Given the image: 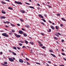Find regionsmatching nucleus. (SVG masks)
<instances>
[{
  "mask_svg": "<svg viewBox=\"0 0 66 66\" xmlns=\"http://www.w3.org/2000/svg\"><path fill=\"white\" fill-rule=\"evenodd\" d=\"M2 35L3 36H5V37H9V36L7 35V34L6 33H4L2 34Z\"/></svg>",
  "mask_w": 66,
  "mask_h": 66,
  "instance_id": "nucleus-1",
  "label": "nucleus"
},
{
  "mask_svg": "<svg viewBox=\"0 0 66 66\" xmlns=\"http://www.w3.org/2000/svg\"><path fill=\"white\" fill-rule=\"evenodd\" d=\"M14 2L15 3L18 4H22V3L21 2L15 1Z\"/></svg>",
  "mask_w": 66,
  "mask_h": 66,
  "instance_id": "nucleus-2",
  "label": "nucleus"
},
{
  "mask_svg": "<svg viewBox=\"0 0 66 66\" xmlns=\"http://www.w3.org/2000/svg\"><path fill=\"white\" fill-rule=\"evenodd\" d=\"M14 34L15 35V36H16V37H17L19 38L20 37V35H18L16 34Z\"/></svg>",
  "mask_w": 66,
  "mask_h": 66,
  "instance_id": "nucleus-3",
  "label": "nucleus"
},
{
  "mask_svg": "<svg viewBox=\"0 0 66 66\" xmlns=\"http://www.w3.org/2000/svg\"><path fill=\"white\" fill-rule=\"evenodd\" d=\"M9 61H11V62H13L14 61V60H13V59L12 58H9Z\"/></svg>",
  "mask_w": 66,
  "mask_h": 66,
  "instance_id": "nucleus-4",
  "label": "nucleus"
},
{
  "mask_svg": "<svg viewBox=\"0 0 66 66\" xmlns=\"http://www.w3.org/2000/svg\"><path fill=\"white\" fill-rule=\"evenodd\" d=\"M19 62L20 63H22L23 62V60H22V59H20L19 60Z\"/></svg>",
  "mask_w": 66,
  "mask_h": 66,
  "instance_id": "nucleus-5",
  "label": "nucleus"
},
{
  "mask_svg": "<svg viewBox=\"0 0 66 66\" xmlns=\"http://www.w3.org/2000/svg\"><path fill=\"white\" fill-rule=\"evenodd\" d=\"M18 32L20 34H23V31L21 30H19V31Z\"/></svg>",
  "mask_w": 66,
  "mask_h": 66,
  "instance_id": "nucleus-6",
  "label": "nucleus"
},
{
  "mask_svg": "<svg viewBox=\"0 0 66 66\" xmlns=\"http://www.w3.org/2000/svg\"><path fill=\"white\" fill-rule=\"evenodd\" d=\"M38 16L40 18H44V16H43L41 14H39L38 15Z\"/></svg>",
  "mask_w": 66,
  "mask_h": 66,
  "instance_id": "nucleus-7",
  "label": "nucleus"
},
{
  "mask_svg": "<svg viewBox=\"0 0 66 66\" xmlns=\"http://www.w3.org/2000/svg\"><path fill=\"white\" fill-rule=\"evenodd\" d=\"M1 19H5L6 18V17L3 16H2L1 17Z\"/></svg>",
  "mask_w": 66,
  "mask_h": 66,
  "instance_id": "nucleus-8",
  "label": "nucleus"
},
{
  "mask_svg": "<svg viewBox=\"0 0 66 66\" xmlns=\"http://www.w3.org/2000/svg\"><path fill=\"white\" fill-rule=\"evenodd\" d=\"M1 2L3 4H6V3L4 1H2Z\"/></svg>",
  "mask_w": 66,
  "mask_h": 66,
  "instance_id": "nucleus-9",
  "label": "nucleus"
},
{
  "mask_svg": "<svg viewBox=\"0 0 66 66\" xmlns=\"http://www.w3.org/2000/svg\"><path fill=\"white\" fill-rule=\"evenodd\" d=\"M20 12L22 13H25V11L23 10H22L20 11Z\"/></svg>",
  "mask_w": 66,
  "mask_h": 66,
  "instance_id": "nucleus-10",
  "label": "nucleus"
},
{
  "mask_svg": "<svg viewBox=\"0 0 66 66\" xmlns=\"http://www.w3.org/2000/svg\"><path fill=\"white\" fill-rule=\"evenodd\" d=\"M51 28L52 29H53V30H54V27L53 26L51 25Z\"/></svg>",
  "mask_w": 66,
  "mask_h": 66,
  "instance_id": "nucleus-11",
  "label": "nucleus"
},
{
  "mask_svg": "<svg viewBox=\"0 0 66 66\" xmlns=\"http://www.w3.org/2000/svg\"><path fill=\"white\" fill-rule=\"evenodd\" d=\"M2 13L3 14H6V13L5 12V11H3V10L2 11Z\"/></svg>",
  "mask_w": 66,
  "mask_h": 66,
  "instance_id": "nucleus-12",
  "label": "nucleus"
},
{
  "mask_svg": "<svg viewBox=\"0 0 66 66\" xmlns=\"http://www.w3.org/2000/svg\"><path fill=\"white\" fill-rule=\"evenodd\" d=\"M51 55L53 56V57H56L55 55H54V54H53L52 53H51Z\"/></svg>",
  "mask_w": 66,
  "mask_h": 66,
  "instance_id": "nucleus-13",
  "label": "nucleus"
},
{
  "mask_svg": "<svg viewBox=\"0 0 66 66\" xmlns=\"http://www.w3.org/2000/svg\"><path fill=\"white\" fill-rule=\"evenodd\" d=\"M23 35H24V36L26 37V36H27V35L25 33H24L23 34Z\"/></svg>",
  "mask_w": 66,
  "mask_h": 66,
  "instance_id": "nucleus-14",
  "label": "nucleus"
},
{
  "mask_svg": "<svg viewBox=\"0 0 66 66\" xmlns=\"http://www.w3.org/2000/svg\"><path fill=\"white\" fill-rule=\"evenodd\" d=\"M41 20H42L43 21H44V22H46V20H45V19H41Z\"/></svg>",
  "mask_w": 66,
  "mask_h": 66,
  "instance_id": "nucleus-15",
  "label": "nucleus"
},
{
  "mask_svg": "<svg viewBox=\"0 0 66 66\" xmlns=\"http://www.w3.org/2000/svg\"><path fill=\"white\" fill-rule=\"evenodd\" d=\"M61 19H62V20H63V21H66V20H65V19L64 18H62Z\"/></svg>",
  "mask_w": 66,
  "mask_h": 66,
  "instance_id": "nucleus-16",
  "label": "nucleus"
},
{
  "mask_svg": "<svg viewBox=\"0 0 66 66\" xmlns=\"http://www.w3.org/2000/svg\"><path fill=\"white\" fill-rule=\"evenodd\" d=\"M29 8H31V9H34V7L32 6H29Z\"/></svg>",
  "mask_w": 66,
  "mask_h": 66,
  "instance_id": "nucleus-17",
  "label": "nucleus"
},
{
  "mask_svg": "<svg viewBox=\"0 0 66 66\" xmlns=\"http://www.w3.org/2000/svg\"><path fill=\"white\" fill-rule=\"evenodd\" d=\"M8 9H9V10H13V8L12 7H9Z\"/></svg>",
  "mask_w": 66,
  "mask_h": 66,
  "instance_id": "nucleus-18",
  "label": "nucleus"
},
{
  "mask_svg": "<svg viewBox=\"0 0 66 66\" xmlns=\"http://www.w3.org/2000/svg\"><path fill=\"white\" fill-rule=\"evenodd\" d=\"M30 44H31V45H34V43L33 42H29Z\"/></svg>",
  "mask_w": 66,
  "mask_h": 66,
  "instance_id": "nucleus-19",
  "label": "nucleus"
},
{
  "mask_svg": "<svg viewBox=\"0 0 66 66\" xmlns=\"http://www.w3.org/2000/svg\"><path fill=\"white\" fill-rule=\"evenodd\" d=\"M24 41L26 44H28V42L27 40H25Z\"/></svg>",
  "mask_w": 66,
  "mask_h": 66,
  "instance_id": "nucleus-20",
  "label": "nucleus"
},
{
  "mask_svg": "<svg viewBox=\"0 0 66 66\" xmlns=\"http://www.w3.org/2000/svg\"><path fill=\"white\" fill-rule=\"evenodd\" d=\"M12 54L14 55H16V53H15L14 52H12Z\"/></svg>",
  "mask_w": 66,
  "mask_h": 66,
  "instance_id": "nucleus-21",
  "label": "nucleus"
},
{
  "mask_svg": "<svg viewBox=\"0 0 66 66\" xmlns=\"http://www.w3.org/2000/svg\"><path fill=\"white\" fill-rule=\"evenodd\" d=\"M4 63L5 65L6 64H7V62L6 61L4 62Z\"/></svg>",
  "mask_w": 66,
  "mask_h": 66,
  "instance_id": "nucleus-22",
  "label": "nucleus"
},
{
  "mask_svg": "<svg viewBox=\"0 0 66 66\" xmlns=\"http://www.w3.org/2000/svg\"><path fill=\"white\" fill-rule=\"evenodd\" d=\"M51 31V30L50 29H49V30H47V32H50Z\"/></svg>",
  "mask_w": 66,
  "mask_h": 66,
  "instance_id": "nucleus-23",
  "label": "nucleus"
},
{
  "mask_svg": "<svg viewBox=\"0 0 66 66\" xmlns=\"http://www.w3.org/2000/svg\"><path fill=\"white\" fill-rule=\"evenodd\" d=\"M40 23H41L42 24H43V25H45V24H44V23L43 22H40Z\"/></svg>",
  "mask_w": 66,
  "mask_h": 66,
  "instance_id": "nucleus-24",
  "label": "nucleus"
},
{
  "mask_svg": "<svg viewBox=\"0 0 66 66\" xmlns=\"http://www.w3.org/2000/svg\"><path fill=\"white\" fill-rule=\"evenodd\" d=\"M41 34L42 35H43V36H45V34L44 33H41Z\"/></svg>",
  "mask_w": 66,
  "mask_h": 66,
  "instance_id": "nucleus-25",
  "label": "nucleus"
},
{
  "mask_svg": "<svg viewBox=\"0 0 66 66\" xmlns=\"http://www.w3.org/2000/svg\"><path fill=\"white\" fill-rule=\"evenodd\" d=\"M55 28L56 29H57V30L59 29V28H58V27H57V26H55Z\"/></svg>",
  "mask_w": 66,
  "mask_h": 66,
  "instance_id": "nucleus-26",
  "label": "nucleus"
},
{
  "mask_svg": "<svg viewBox=\"0 0 66 66\" xmlns=\"http://www.w3.org/2000/svg\"><path fill=\"white\" fill-rule=\"evenodd\" d=\"M19 45L20 46H21L22 45V44L19 43Z\"/></svg>",
  "mask_w": 66,
  "mask_h": 66,
  "instance_id": "nucleus-27",
  "label": "nucleus"
},
{
  "mask_svg": "<svg viewBox=\"0 0 66 66\" xmlns=\"http://www.w3.org/2000/svg\"><path fill=\"white\" fill-rule=\"evenodd\" d=\"M11 26H12V27H14L15 26V25L13 24H12V23H11Z\"/></svg>",
  "mask_w": 66,
  "mask_h": 66,
  "instance_id": "nucleus-28",
  "label": "nucleus"
},
{
  "mask_svg": "<svg viewBox=\"0 0 66 66\" xmlns=\"http://www.w3.org/2000/svg\"><path fill=\"white\" fill-rule=\"evenodd\" d=\"M55 35L56 36H57V37H59V36L58 35V34H55Z\"/></svg>",
  "mask_w": 66,
  "mask_h": 66,
  "instance_id": "nucleus-29",
  "label": "nucleus"
},
{
  "mask_svg": "<svg viewBox=\"0 0 66 66\" xmlns=\"http://www.w3.org/2000/svg\"><path fill=\"white\" fill-rule=\"evenodd\" d=\"M54 39H58V38H57L56 37H54Z\"/></svg>",
  "mask_w": 66,
  "mask_h": 66,
  "instance_id": "nucleus-30",
  "label": "nucleus"
},
{
  "mask_svg": "<svg viewBox=\"0 0 66 66\" xmlns=\"http://www.w3.org/2000/svg\"><path fill=\"white\" fill-rule=\"evenodd\" d=\"M25 26L26 28H29L30 26L28 25H25Z\"/></svg>",
  "mask_w": 66,
  "mask_h": 66,
  "instance_id": "nucleus-31",
  "label": "nucleus"
},
{
  "mask_svg": "<svg viewBox=\"0 0 66 66\" xmlns=\"http://www.w3.org/2000/svg\"><path fill=\"white\" fill-rule=\"evenodd\" d=\"M19 42L20 43H22V44H23V41L20 40Z\"/></svg>",
  "mask_w": 66,
  "mask_h": 66,
  "instance_id": "nucleus-32",
  "label": "nucleus"
},
{
  "mask_svg": "<svg viewBox=\"0 0 66 66\" xmlns=\"http://www.w3.org/2000/svg\"><path fill=\"white\" fill-rule=\"evenodd\" d=\"M25 3L26 4H27V5H30V4L26 2Z\"/></svg>",
  "mask_w": 66,
  "mask_h": 66,
  "instance_id": "nucleus-33",
  "label": "nucleus"
},
{
  "mask_svg": "<svg viewBox=\"0 0 66 66\" xmlns=\"http://www.w3.org/2000/svg\"><path fill=\"white\" fill-rule=\"evenodd\" d=\"M60 26L61 27L63 26V24L62 23L60 24Z\"/></svg>",
  "mask_w": 66,
  "mask_h": 66,
  "instance_id": "nucleus-34",
  "label": "nucleus"
},
{
  "mask_svg": "<svg viewBox=\"0 0 66 66\" xmlns=\"http://www.w3.org/2000/svg\"><path fill=\"white\" fill-rule=\"evenodd\" d=\"M21 21H22H22H23V20L22 19H20Z\"/></svg>",
  "mask_w": 66,
  "mask_h": 66,
  "instance_id": "nucleus-35",
  "label": "nucleus"
},
{
  "mask_svg": "<svg viewBox=\"0 0 66 66\" xmlns=\"http://www.w3.org/2000/svg\"><path fill=\"white\" fill-rule=\"evenodd\" d=\"M10 23V22L9 21H6V23H8V24H9Z\"/></svg>",
  "mask_w": 66,
  "mask_h": 66,
  "instance_id": "nucleus-36",
  "label": "nucleus"
},
{
  "mask_svg": "<svg viewBox=\"0 0 66 66\" xmlns=\"http://www.w3.org/2000/svg\"><path fill=\"white\" fill-rule=\"evenodd\" d=\"M49 51L50 52H53V51L52 50H49Z\"/></svg>",
  "mask_w": 66,
  "mask_h": 66,
  "instance_id": "nucleus-37",
  "label": "nucleus"
},
{
  "mask_svg": "<svg viewBox=\"0 0 66 66\" xmlns=\"http://www.w3.org/2000/svg\"><path fill=\"white\" fill-rule=\"evenodd\" d=\"M13 48L14 49H15V50H16V49H17V48H16V47H13Z\"/></svg>",
  "mask_w": 66,
  "mask_h": 66,
  "instance_id": "nucleus-38",
  "label": "nucleus"
},
{
  "mask_svg": "<svg viewBox=\"0 0 66 66\" xmlns=\"http://www.w3.org/2000/svg\"><path fill=\"white\" fill-rule=\"evenodd\" d=\"M43 45L42 43H41L39 45L40 46V47H42Z\"/></svg>",
  "mask_w": 66,
  "mask_h": 66,
  "instance_id": "nucleus-39",
  "label": "nucleus"
},
{
  "mask_svg": "<svg viewBox=\"0 0 66 66\" xmlns=\"http://www.w3.org/2000/svg\"><path fill=\"white\" fill-rule=\"evenodd\" d=\"M26 60H27V61H29V59L27 58H26Z\"/></svg>",
  "mask_w": 66,
  "mask_h": 66,
  "instance_id": "nucleus-40",
  "label": "nucleus"
},
{
  "mask_svg": "<svg viewBox=\"0 0 66 66\" xmlns=\"http://www.w3.org/2000/svg\"><path fill=\"white\" fill-rule=\"evenodd\" d=\"M17 48L18 49V50H20V48L19 47H17Z\"/></svg>",
  "mask_w": 66,
  "mask_h": 66,
  "instance_id": "nucleus-41",
  "label": "nucleus"
},
{
  "mask_svg": "<svg viewBox=\"0 0 66 66\" xmlns=\"http://www.w3.org/2000/svg\"><path fill=\"white\" fill-rule=\"evenodd\" d=\"M58 34V35H61V34H60V33L59 32H57Z\"/></svg>",
  "mask_w": 66,
  "mask_h": 66,
  "instance_id": "nucleus-42",
  "label": "nucleus"
},
{
  "mask_svg": "<svg viewBox=\"0 0 66 66\" xmlns=\"http://www.w3.org/2000/svg\"><path fill=\"white\" fill-rule=\"evenodd\" d=\"M37 6H40V5H39V4L38 3L37 4Z\"/></svg>",
  "mask_w": 66,
  "mask_h": 66,
  "instance_id": "nucleus-43",
  "label": "nucleus"
},
{
  "mask_svg": "<svg viewBox=\"0 0 66 66\" xmlns=\"http://www.w3.org/2000/svg\"><path fill=\"white\" fill-rule=\"evenodd\" d=\"M61 54H62V55H65V54L64 53H62Z\"/></svg>",
  "mask_w": 66,
  "mask_h": 66,
  "instance_id": "nucleus-44",
  "label": "nucleus"
},
{
  "mask_svg": "<svg viewBox=\"0 0 66 66\" xmlns=\"http://www.w3.org/2000/svg\"><path fill=\"white\" fill-rule=\"evenodd\" d=\"M1 65H3V66H4L5 65V64L4 63H1Z\"/></svg>",
  "mask_w": 66,
  "mask_h": 66,
  "instance_id": "nucleus-45",
  "label": "nucleus"
},
{
  "mask_svg": "<svg viewBox=\"0 0 66 66\" xmlns=\"http://www.w3.org/2000/svg\"><path fill=\"white\" fill-rule=\"evenodd\" d=\"M22 30H23V31H25V29H24L23 28H22Z\"/></svg>",
  "mask_w": 66,
  "mask_h": 66,
  "instance_id": "nucleus-46",
  "label": "nucleus"
},
{
  "mask_svg": "<svg viewBox=\"0 0 66 66\" xmlns=\"http://www.w3.org/2000/svg\"><path fill=\"white\" fill-rule=\"evenodd\" d=\"M36 64H39V65H40V64L39 63L36 62Z\"/></svg>",
  "mask_w": 66,
  "mask_h": 66,
  "instance_id": "nucleus-47",
  "label": "nucleus"
},
{
  "mask_svg": "<svg viewBox=\"0 0 66 66\" xmlns=\"http://www.w3.org/2000/svg\"><path fill=\"white\" fill-rule=\"evenodd\" d=\"M12 32H15V31L14 30H12Z\"/></svg>",
  "mask_w": 66,
  "mask_h": 66,
  "instance_id": "nucleus-48",
  "label": "nucleus"
},
{
  "mask_svg": "<svg viewBox=\"0 0 66 66\" xmlns=\"http://www.w3.org/2000/svg\"><path fill=\"white\" fill-rule=\"evenodd\" d=\"M27 64H28V65H30V63H29V62H27Z\"/></svg>",
  "mask_w": 66,
  "mask_h": 66,
  "instance_id": "nucleus-49",
  "label": "nucleus"
},
{
  "mask_svg": "<svg viewBox=\"0 0 66 66\" xmlns=\"http://www.w3.org/2000/svg\"><path fill=\"white\" fill-rule=\"evenodd\" d=\"M17 25L18 26H20V25L19 24H17Z\"/></svg>",
  "mask_w": 66,
  "mask_h": 66,
  "instance_id": "nucleus-50",
  "label": "nucleus"
},
{
  "mask_svg": "<svg viewBox=\"0 0 66 66\" xmlns=\"http://www.w3.org/2000/svg\"><path fill=\"white\" fill-rule=\"evenodd\" d=\"M5 27L6 28H9V26L7 25H5Z\"/></svg>",
  "mask_w": 66,
  "mask_h": 66,
  "instance_id": "nucleus-51",
  "label": "nucleus"
},
{
  "mask_svg": "<svg viewBox=\"0 0 66 66\" xmlns=\"http://www.w3.org/2000/svg\"><path fill=\"white\" fill-rule=\"evenodd\" d=\"M48 63H50V64H51V62L50 61H47Z\"/></svg>",
  "mask_w": 66,
  "mask_h": 66,
  "instance_id": "nucleus-52",
  "label": "nucleus"
},
{
  "mask_svg": "<svg viewBox=\"0 0 66 66\" xmlns=\"http://www.w3.org/2000/svg\"><path fill=\"white\" fill-rule=\"evenodd\" d=\"M3 22H4V23H5V24L6 23V22H5V21H4Z\"/></svg>",
  "mask_w": 66,
  "mask_h": 66,
  "instance_id": "nucleus-53",
  "label": "nucleus"
},
{
  "mask_svg": "<svg viewBox=\"0 0 66 66\" xmlns=\"http://www.w3.org/2000/svg\"><path fill=\"white\" fill-rule=\"evenodd\" d=\"M47 6H48V7H51L49 5H47Z\"/></svg>",
  "mask_w": 66,
  "mask_h": 66,
  "instance_id": "nucleus-54",
  "label": "nucleus"
},
{
  "mask_svg": "<svg viewBox=\"0 0 66 66\" xmlns=\"http://www.w3.org/2000/svg\"><path fill=\"white\" fill-rule=\"evenodd\" d=\"M49 22L50 23H52V22L51 21H49Z\"/></svg>",
  "mask_w": 66,
  "mask_h": 66,
  "instance_id": "nucleus-55",
  "label": "nucleus"
},
{
  "mask_svg": "<svg viewBox=\"0 0 66 66\" xmlns=\"http://www.w3.org/2000/svg\"><path fill=\"white\" fill-rule=\"evenodd\" d=\"M60 66H65V65H59Z\"/></svg>",
  "mask_w": 66,
  "mask_h": 66,
  "instance_id": "nucleus-56",
  "label": "nucleus"
},
{
  "mask_svg": "<svg viewBox=\"0 0 66 66\" xmlns=\"http://www.w3.org/2000/svg\"><path fill=\"white\" fill-rule=\"evenodd\" d=\"M57 16H60V14H57Z\"/></svg>",
  "mask_w": 66,
  "mask_h": 66,
  "instance_id": "nucleus-57",
  "label": "nucleus"
},
{
  "mask_svg": "<svg viewBox=\"0 0 66 66\" xmlns=\"http://www.w3.org/2000/svg\"><path fill=\"white\" fill-rule=\"evenodd\" d=\"M37 9L38 10H39L40 9V8H39V7H38L37 8Z\"/></svg>",
  "mask_w": 66,
  "mask_h": 66,
  "instance_id": "nucleus-58",
  "label": "nucleus"
},
{
  "mask_svg": "<svg viewBox=\"0 0 66 66\" xmlns=\"http://www.w3.org/2000/svg\"><path fill=\"white\" fill-rule=\"evenodd\" d=\"M42 48H43V49H45V47L43 46L42 47Z\"/></svg>",
  "mask_w": 66,
  "mask_h": 66,
  "instance_id": "nucleus-59",
  "label": "nucleus"
},
{
  "mask_svg": "<svg viewBox=\"0 0 66 66\" xmlns=\"http://www.w3.org/2000/svg\"><path fill=\"white\" fill-rule=\"evenodd\" d=\"M1 54H3V53L2 52H0Z\"/></svg>",
  "mask_w": 66,
  "mask_h": 66,
  "instance_id": "nucleus-60",
  "label": "nucleus"
},
{
  "mask_svg": "<svg viewBox=\"0 0 66 66\" xmlns=\"http://www.w3.org/2000/svg\"><path fill=\"white\" fill-rule=\"evenodd\" d=\"M62 42H64V40L63 39H62Z\"/></svg>",
  "mask_w": 66,
  "mask_h": 66,
  "instance_id": "nucleus-61",
  "label": "nucleus"
},
{
  "mask_svg": "<svg viewBox=\"0 0 66 66\" xmlns=\"http://www.w3.org/2000/svg\"><path fill=\"white\" fill-rule=\"evenodd\" d=\"M9 52H12V51H11V50H9Z\"/></svg>",
  "mask_w": 66,
  "mask_h": 66,
  "instance_id": "nucleus-62",
  "label": "nucleus"
},
{
  "mask_svg": "<svg viewBox=\"0 0 66 66\" xmlns=\"http://www.w3.org/2000/svg\"><path fill=\"white\" fill-rule=\"evenodd\" d=\"M22 48H25V46H22Z\"/></svg>",
  "mask_w": 66,
  "mask_h": 66,
  "instance_id": "nucleus-63",
  "label": "nucleus"
},
{
  "mask_svg": "<svg viewBox=\"0 0 66 66\" xmlns=\"http://www.w3.org/2000/svg\"><path fill=\"white\" fill-rule=\"evenodd\" d=\"M47 3L48 4H49V3H50V2H47Z\"/></svg>",
  "mask_w": 66,
  "mask_h": 66,
  "instance_id": "nucleus-64",
  "label": "nucleus"
}]
</instances>
